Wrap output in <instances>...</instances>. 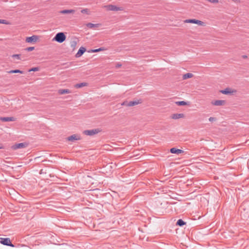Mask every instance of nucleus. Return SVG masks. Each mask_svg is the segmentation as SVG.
<instances>
[{"instance_id":"f257e3e1","label":"nucleus","mask_w":249,"mask_h":249,"mask_svg":"<svg viewBox=\"0 0 249 249\" xmlns=\"http://www.w3.org/2000/svg\"><path fill=\"white\" fill-rule=\"evenodd\" d=\"M66 36L62 32L58 33L56 34L53 40L58 43H62L66 39Z\"/></svg>"},{"instance_id":"f03ea898","label":"nucleus","mask_w":249,"mask_h":249,"mask_svg":"<svg viewBox=\"0 0 249 249\" xmlns=\"http://www.w3.org/2000/svg\"><path fill=\"white\" fill-rule=\"evenodd\" d=\"M185 23H190L196 24L200 26H204L205 24L204 22L196 19H186L184 21Z\"/></svg>"},{"instance_id":"7ed1b4c3","label":"nucleus","mask_w":249,"mask_h":249,"mask_svg":"<svg viewBox=\"0 0 249 249\" xmlns=\"http://www.w3.org/2000/svg\"><path fill=\"white\" fill-rule=\"evenodd\" d=\"M0 243L4 245L14 247V245L11 243L9 238H0Z\"/></svg>"},{"instance_id":"20e7f679","label":"nucleus","mask_w":249,"mask_h":249,"mask_svg":"<svg viewBox=\"0 0 249 249\" xmlns=\"http://www.w3.org/2000/svg\"><path fill=\"white\" fill-rule=\"evenodd\" d=\"M101 130L99 128L91 130H86L84 131V134L86 135L92 136L100 132Z\"/></svg>"},{"instance_id":"39448f33","label":"nucleus","mask_w":249,"mask_h":249,"mask_svg":"<svg viewBox=\"0 0 249 249\" xmlns=\"http://www.w3.org/2000/svg\"><path fill=\"white\" fill-rule=\"evenodd\" d=\"M107 10L112 11H122L123 10V8L122 7H117L116 5H108L105 6Z\"/></svg>"},{"instance_id":"423d86ee","label":"nucleus","mask_w":249,"mask_h":249,"mask_svg":"<svg viewBox=\"0 0 249 249\" xmlns=\"http://www.w3.org/2000/svg\"><path fill=\"white\" fill-rule=\"evenodd\" d=\"M27 146V144L26 143L22 142V143H17V144L13 145L12 146V149L16 150L17 149H20V148L26 147Z\"/></svg>"},{"instance_id":"0eeeda50","label":"nucleus","mask_w":249,"mask_h":249,"mask_svg":"<svg viewBox=\"0 0 249 249\" xmlns=\"http://www.w3.org/2000/svg\"><path fill=\"white\" fill-rule=\"evenodd\" d=\"M38 39V37L37 36H33L30 37H27L26 38V41L28 43H35L37 41Z\"/></svg>"},{"instance_id":"6e6552de","label":"nucleus","mask_w":249,"mask_h":249,"mask_svg":"<svg viewBox=\"0 0 249 249\" xmlns=\"http://www.w3.org/2000/svg\"><path fill=\"white\" fill-rule=\"evenodd\" d=\"M86 50L85 48L83 47H81L79 48L78 52L75 54L76 57H79L81 56H82L83 54V53L85 52Z\"/></svg>"},{"instance_id":"1a4fd4ad","label":"nucleus","mask_w":249,"mask_h":249,"mask_svg":"<svg viewBox=\"0 0 249 249\" xmlns=\"http://www.w3.org/2000/svg\"><path fill=\"white\" fill-rule=\"evenodd\" d=\"M185 115L183 113H175L172 115L171 118L173 119L177 120L179 118H184Z\"/></svg>"},{"instance_id":"9d476101","label":"nucleus","mask_w":249,"mask_h":249,"mask_svg":"<svg viewBox=\"0 0 249 249\" xmlns=\"http://www.w3.org/2000/svg\"><path fill=\"white\" fill-rule=\"evenodd\" d=\"M170 151L172 154H176L177 155L184 153V151L182 150L177 149L175 147L171 148Z\"/></svg>"},{"instance_id":"9b49d317","label":"nucleus","mask_w":249,"mask_h":249,"mask_svg":"<svg viewBox=\"0 0 249 249\" xmlns=\"http://www.w3.org/2000/svg\"><path fill=\"white\" fill-rule=\"evenodd\" d=\"M212 104L216 106H223L225 104V101L224 100H215L212 102Z\"/></svg>"},{"instance_id":"f8f14e48","label":"nucleus","mask_w":249,"mask_h":249,"mask_svg":"<svg viewBox=\"0 0 249 249\" xmlns=\"http://www.w3.org/2000/svg\"><path fill=\"white\" fill-rule=\"evenodd\" d=\"M0 120L2 122L15 121L16 119L13 117H0Z\"/></svg>"},{"instance_id":"ddd939ff","label":"nucleus","mask_w":249,"mask_h":249,"mask_svg":"<svg viewBox=\"0 0 249 249\" xmlns=\"http://www.w3.org/2000/svg\"><path fill=\"white\" fill-rule=\"evenodd\" d=\"M141 103V100L131 101L128 102V107H132Z\"/></svg>"},{"instance_id":"4468645a","label":"nucleus","mask_w":249,"mask_h":249,"mask_svg":"<svg viewBox=\"0 0 249 249\" xmlns=\"http://www.w3.org/2000/svg\"><path fill=\"white\" fill-rule=\"evenodd\" d=\"M58 93L60 94H68L71 93V91L68 89H60L58 90Z\"/></svg>"},{"instance_id":"2eb2a0df","label":"nucleus","mask_w":249,"mask_h":249,"mask_svg":"<svg viewBox=\"0 0 249 249\" xmlns=\"http://www.w3.org/2000/svg\"><path fill=\"white\" fill-rule=\"evenodd\" d=\"M75 12V10L72 9L70 10H63L59 11V13L66 14H73Z\"/></svg>"},{"instance_id":"dca6fc26","label":"nucleus","mask_w":249,"mask_h":249,"mask_svg":"<svg viewBox=\"0 0 249 249\" xmlns=\"http://www.w3.org/2000/svg\"><path fill=\"white\" fill-rule=\"evenodd\" d=\"M67 140L69 141H73L74 140H80V137H77L76 135H72L68 137Z\"/></svg>"},{"instance_id":"f3484780","label":"nucleus","mask_w":249,"mask_h":249,"mask_svg":"<svg viewBox=\"0 0 249 249\" xmlns=\"http://www.w3.org/2000/svg\"><path fill=\"white\" fill-rule=\"evenodd\" d=\"M87 26L89 28H98L100 26V24H93L91 23H89L87 24Z\"/></svg>"},{"instance_id":"a211bd4d","label":"nucleus","mask_w":249,"mask_h":249,"mask_svg":"<svg viewBox=\"0 0 249 249\" xmlns=\"http://www.w3.org/2000/svg\"><path fill=\"white\" fill-rule=\"evenodd\" d=\"M186 224V222H185L183 220L181 219H179L177 221V222L176 223V225L177 226L182 227L184 225Z\"/></svg>"},{"instance_id":"6ab92c4d","label":"nucleus","mask_w":249,"mask_h":249,"mask_svg":"<svg viewBox=\"0 0 249 249\" xmlns=\"http://www.w3.org/2000/svg\"><path fill=\"white\" fill-rule=\"evenodd\" d=\"M193 76V74L191 73H187L183 75V79H187L188 78H192Z\"/></svg>"},{"instance_id":"aec40b11","label":"nucleus","mask_w":249,"mask_h":249,"mask_svg":"<svg viewBox=\"0 0 249 249\" xmlns=\"http://www.w3.org/2000/svg\"><path fill=\"white\" fill-rule=\"evenodd\" d=\"M9 73H19L21 74L24 73V71H20L19 70H11L9 71H8Z\"/></svg>"},{"instance_id":"412c9836","label":"nucleus","mask_w":249,"mask_h":249,"mask_svg":"<svg viewBox=\"0 0 249 249\" xmlns=\"http://www.w3.org/2000/svg\"><path fill=\"white\" fill-rule=\"evenodd\" d=\"M104 50H105V49L104 48L101 47V48H98L97 49L91 50L89 51V53H96V52H98L104 51Z\"/></svg>"},{"instance_id":"4be33fe9","label":"nucleus","mask_w":249,"mask_h":249,"mask_svg":"<svg viewBox=\"0 0 249 249\" xmlns=\"http://www.w3.org/2000/svg\"><path fill=\"white\" fill-rule=\"evenodd\" d=\"M87 85V83L83 82V83H78V84H76L75 85V87L76 88H80L86 86Z\"/></svg>"},{"instance_id":"5701e85b","label":"nucleus","mask_w":249,"mask_h":249,"mask_svg":"<svg viewBox=\"0 0 249 249\" xmlns=\"http://www.w3.org/2000/svg\"><path fill=\"white\" fill-rule=\"evenodd\" d=\"M220 92L224 94H230V93H231V91L230 89H229V88H226V89H225L224 90H221L220 91Z\"/></svg>"},{"instance_id":"b1692460","label":"nucleus","mask_w":249,"mask_h":249,"mask_svg":"<svg viewBox=\"0 0 249 249\" xmlns=\"http://www.w3.org/2000/svg\"><path fill=\"white\" fill-rule=\"evenodd\" d=\"M176 104L178 106H186L188 105V103L184 101L176 102Z\"/></svg>"},{"instance_id":"393cba45","label":"nucleus","mask_w":249,"mask_h":249,"mask_svg":"<svg viewBox=\"0 0 249 249\" xmlns=\"http://www.w3.org/2000/svg\"><path fill=\"white\" fill-rule=\"evenodd\" d=\"M77 45V41L76 40H73L71 42V46L72 49H74Z\"/></svg>"},{"instance_id":"a878e982","label":"nucleus","mask_w":249,"mask_h":249,"mask_svg":"<svg viewBox=\"0 0 249 249\" xmlns=\"http://www.w3.org/2000/svg\"><path fill=\"white\" fill-rule=\"evenodd\" d=\"M0 24H9V22L5 19H0Z\"/></svg>"},{"instance_id":"bb28decb","label":"nucleus","mask_w":249,"mask_h":249,"mask_svg":"<svg viewBox=\"0 0 249 249\" xmlns=\"http://www.w3.org/2000/svg\"><path fill=\"white\" fill-rule=\"evenodd\" d=\"M12 57L13 58H16L17 59L19 60L20 59V54H15L12 55Z\"/></svg>"},{"instance_id":"cd10ccee","label":"nucleus","mask_w":249,"mask_h":249,"mask_svg":"<svg viewBox=\"0 0 249 249\" xmlns=\"http://www.w3.org/2000/svg\"><path fill=\"white\" fill-rule=\"evenodd\" d=\"M39 70V68L38 67H34V68H32L31 69L29 70V71H38Z\"/></svg>"},{"instance_id":"c85d7f7f","label":"nucleus","mask_w":249,"mask_h":249,"mask_svg":"<svg viewBox=\"0 0 249 249\" xmlns=\"http://www.w3.org/2000/svg\"><path fill=\"white\" fill-rule=\"evenodd\" d=\"M35 49V47H28L27 48L25 49V50L27 51H33Z\"/></svg>"},{"instance_id":"c756f323","label":"nucleus","mask_w":249,"mask_h":249,"mask_svg":"<svg viewBox=\"0 0 249 249\" xmlns=\"http://www.w3.org/2000/svg\"><path fill=\"white\" fill-rule=\"evenodd\" d=\"M207 0L211 3H215L218 2V0Z\"/></svg>"},{"instance_id":"7c9ffc66","label":"nucleus","mask_w":249,"mask_h":249,"mask_svg":"<svg viewBox=\"0 0 249 249\" xmlns=\"http://www.w3.org/2000/svg\"><path fill=\"white\" fill-rule=\"evenodd\" d=\"M128 102H127V101H124L121 104L122 106H127V107H128Z\"/></svg>"},{"instance_id":"2f4dec72","label":"nucleus","mask_w":249,"mask_h":249,"mask_svg":"<svg viewBox=\"0 0 249 249\" xmlns=\"http://www.w3.org/2000/svg\"><path fill=\"white\" fill-rule=\"evenodd\" d=\"M81 13L84 14H88V10L87 9H84L81 10Z\"/></svg>"},{"instance_id":"473e14b6","label":"nucleus","mask_w":249,"mask_h":249,"mask_svg":"<svg viewBox=\"0 0 249 249\" xmlns=\"http://www.w3.org/2000/svg\"><path fill=\"white\" fill-rule=\"evenodd\" d=\"M209 120L210 122L214 121L216 120V118H214V117H211L209 118Z\"/></svg>"},{"instance_id":"72a5a7b5","label":"nucleus","mask_w":249,"mask_h":249,"mask_svg":"<svg viewBox=\"0 0 249 249\" xmlns=\"http://www.w3.org/2000/svg\"><path fill=\"white\" fill-rule=\"evenodd\" d=\"M122 66V64H120V63H117V65H116V68H119L120 67H121Z\"/></svg>"},{"instance_id":"f704fd0d","label":"nucleus","mask_w":249,"mask_h":249,"mask_svg":"<svg viewBox=\"0 0 249 249\" xmlns=\"http://www.w3.org/2000/svg\"><path fill=\"white\" fill-rule=\"evenodd\" d=\"M232 1L235 2H239V0H232Z\"/></svg>"},{"instance_id":"c9c22d12","label":"nucleus","mask_w":249,"mask_h":249,"mask_svg":"<svg viewBox=\"0 0 249 249\" xmlns=\"http://www.w3.org/2000/svg\"><path fill=\"white\" fill-rule=\"evenodd\" d=\"M0 148H1V147H0Z\"/></svg>"}]
</instances>
